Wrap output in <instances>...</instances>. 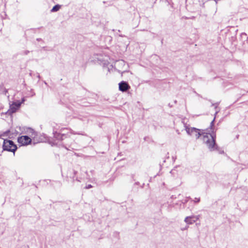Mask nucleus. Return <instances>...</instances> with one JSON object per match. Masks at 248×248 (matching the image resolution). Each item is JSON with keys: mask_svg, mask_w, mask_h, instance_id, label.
<instances>
[{"mask_svg": "<svg viewBox=\"0 0 248 248\" xmlns=\"http://www.w3.org/2000/svg\"><path fill=\"white\" fill-rule=\"evenodd\" d=\"M185 130L188 135L191 136H194L197 139L202 135V133H200V129L190 127L187 125L185 126Z\"/></svg>", "mask_w": 248, "mask_h": 248, "instance_id": "7ed1b4c3", "label": "nucleus"}, {"mask_svg": "<svg viewBox=\"0 0 248 248\" xmlns=\"http://www.w3.org/2000/svg\"><path fill=\"white\" fill-rule=\"evenodd\" d=\"M77 172L75 170H74V174L75 175L77 174Z\"/></svg>", "mask_w": 248, "mask_h": 248, "instance_id": "b1692460", "label": "nucleus"}, {"mask_svg": "<svg viewBox=\"0 0 248 248\" xmlns=\"http://www.w3.org/2000/svg\"><path fill=\"white\" fill-rule=\"evenodd\" d=\"M241 35H247V34H246V33H242L241 34Z\"/></svg>", "mask_w": 248, "mask_h": 248, "instance_id": "bb28decb", "label": "nucleus"}, {"mask_svg": "<svg viewBox=\"0 0 248 248\" xmlns=\"http://www.w3.org/2000/svg\"><path fill=\"white\" fill-rule=\"evenodd\" d=\"M17 141L22 145H27L31 143V139L28 136H22L18 138Z\"/></svg>", "mask_w": 248, "mask_h": 248, "instance_id": "39448f33", "label": "nucleus"}, {"mask_svg": "<svg viewBox=\"0 0 248 248\" xmlns=\"http://www.w3.org/2000/svg\"><path fill=\"white\" fill-rule=\"evenodd\" d=\"M215 120V117H214V119L213 120V121L210 123V127H211V128H212V127L214 125Z\"/></svg>", "mask_w": 248, "mask_h": 248, "instance_id": "4468645a", "label": "nucleus"}, {"mask_svg": "<svg viewBox=\"0 0 248 248\" xmlns=\"http://www.w3.org/2000/svg\"><path fill=\"white\" fill-rule=\"evenodd\" d=\"M30 51L29 50H25L22 52V54L25 55H27L29 54Z\"/></svg>", "mask_w": 248, "mask_h": 248, "instance_id": "2eb2a0df", "label": "nucleus"}, {"mask_svg": "<svg viewBox=\"0 0 248 248\" xmlns=\"http://www.w3.org/2000/svg\"><path fill=\"white\" fill-rule=\"evenodd\" d=\"M71 133L73 134H78V133H76L74 132L72 130H71Z\"/></svg>", "mask_w": 248, "mask_h": 248, "instance_id": "412c9836", "label": "nucleus"}, {"mask_svg": "<svg viewBox=\"0 0 248 248\" xmlns=\"http://www.w3.org/2000/svg\"><path fill=\"white\" fill-rule=\"evenodd\" d=\"M10 132V130H8L7 131H6L4 133V135L5 136H8V134Z\"/></svg>", "mask_w": 248, "mask_h": 248, "instance_id": "f3484780", "label": "nucleus"}, {"mask_svg": "<svg viewBox=\"0 0 248 248\" xmlns=\"http://www.w3.org/2000/svg\"><path fill=\"white\" fill-rule=\"evenodd\" d=\"M93 187L92 185H91V184H89L88 185H87L86 186H85V188L86 189H89V188H91Z\"/></svg>", "mask_w": 248, "mask_h": 248, "instance_id": "dca6fc26", "label": "nucleus"}, {"mask_svg": "<svg viewBox=\"0 0 248 248\" xmlns=\"http://www.w3.org/2000/svg\"><path fill=\"white\" fill-rule=\"evenodd\" d=\"M218 110H217L216 113H215V115L218 113Z\"/></svg>", "mask_w": 248, "mask_h": 248, "instance_id": "cd10ccee", "label": "nucleus"}, {"mask_svg": "<svg viewBox=\"0 0 248 248\" xmlns=\"http://www.w3.org/2000/svg\"><path fill=\"white\" fill-rule=\"evenodd\" d=\"M28 132H29V133H31V135L30 136L32 138H34L35 136L36 135V133L35 132V131L31 128H28Z\"/></svg>", "mask_w": 248, "mask_h": 248, "instance_id": "1a4fd4ad", "label": "nucleus"}, {"mask_svg": "<svg viewBox=\"0 0 248 248\" xmlns=\"http://www.w3.org/2000/svg\"><path fill=\"white\" fill-rule=\"evenodd\" d=\"M219 103H212V106H214L215 107V109H217V106L218 105Z\"/></svg>", "mask_w": 248, "mask_h": 248, "instance_id": "ddd939ff", "label": "nucleus"}, {"mask_svg": "<svg viewBox=\"0 0 248 248\" xmlns=\"http://www.w3.org/2000/svg\"><path fill=\"white\" fill-rule=\"evenodd\" d=\"M219 153L220 154H222V153H224V151H219Z\"/></svg>", "mask_w": 248, "mask_h": 248, "instance_id": "4be33fe9", "label": "nucleus"}, {"mask_svg": "<svg viewBox=\"0 0 248 248\" xmlns=\"http://www.w3.org/2000/svg\"><path fill=\"white\" fill-rule=\"evenodd\" d=\"M21 102L19 101L16 102H13V103L10 106V109L8 110L6 114L8 115H11L13 113L16 112L17 109L20 107Z\"/></svg>", "mask_w": 248, "mask_h": 248, "instance_id": "20e7f679", "label": "nucleus"}, {"mask_svg": "<svg viewBox=\"0 0 248 248\" xmlns=\"http://www.w3.org/2000/svg\"><path fill=\"white\" fill-rule=\"evenodd\" d=\"M188 198L192 201H193L195 203H198L200 202V198H195L194 200H192L190 197H188Z\"/></svg>", "mask_w": 248, "mask_h": 248, "instance_id": "f8f14e48", "label": "nucleus"}, {"mask_svg": "<svg viewBox=\"0 0 248 248\" xmlns=\"http://www.w3.org/2000/svg\"><path fill=\"white\" fill-rule=\"evenodd\" d=\"M203 142L206 144L210 151H219V148L216 143V136L214 132L212 133H202Z\"/></svg>", "mask_w": 248, "mask_h": 248, "instance_id": "f257e3e1", "label": "nucleus"}, {"mask_svg": "<svg viewBox=\"0 0 248 248\" xmlns=\"http://www.w3.org/2000/svg\"><path fill=\"white\" fill-rule=\"evenodd\" d=\"M199 219V216H191L186 217L184 221L188 225H190L196 222Z\"/></svg>", "mask_w": 248, "mask_h": 248, "instance_id": "423d86ee", "label": "nucleus"}, {"mask_svg": "<svg viewBox=\"0 0 248 248\" xmlns=\"http://www.w3.org/2000/svg\"><path fill=\"white\" fill-rule=\"evenodd\" d=\"M174 102H175V103H177V101H176V100H175V101H174Z\"/></svg>", "mask_w": 248, "mask_h": 248, "instance_id": "c756f323", "label": "nucleus"}, {"mask_svg": "<svg viewBox=\"0 0 248 248\" xmlns=\"http://www.w3.org/2000/svg\"><path fill=\"white\" fill-rule=\"evenodd\" d=\"M188 226H186L185 227L183 228H181V230L182 231H184L185 230H187L188 228Z\"/></svg>", "mask_w": 248, "mask_h": 248, "instance_id": "a211bd4d", "label": "nucleus"}, {"mask_svg": "<svg viewBox=\"0 0 248 248\" xmlns=\"http://www.w3.org/2000/svg\"><path fill=\"white\" fill-rule=\"evenodd\" d=\"M37 78H40V75H39V74H38V75H37Z\"/></svg>", "mask_w": 248, "mask_h": 248, "instance_id": "393cba45", "label": "nucleus"}, {"mask_svg": "<svg viewBox=\"0 0 248 248\" xmlns=\"http://www.w3.org/2000/svg\"><path fill=\"white\" fill-rule=\"evenodd\" d=\"M0 92L1 93L6 95V93L8 92V91L6 89H5L3 84L0 85Z\"/></svg>", "mask_w": 248, "mask_h": 248, "instance_id": "9d476101", "label": "nucleus"}, {"mask_svg": "<svg viewBox=\"0 0 248 248\" xmlns=\"http://www.w3.org/2000/svg\"><path fill=\"white\" fill-rule=\"evenodd\" d=\"M175 171V169H173L171 171H170V173H174V171Z\"/></svg>", "mask_w": 248, "mask_h": 248, "instance_id": "6ab92c4d", "label": "nucleus"}, {"mask_svg": "<svg viewBox=\"0 0 248 248\" xmlns=\"http://www.w3.org/2000/svg\"><path fill=\"white\" fill-rule=\"evenodd\" d=\"M139 184H140V183H139V182H136V183H135V185H139Z\"/></svg>", "mask_w": 248, "mask_h": 248, "instance_id": "5701e85b", "label": "nucleus"}, {"mask_svg": "<svg viewBox=\"0 0 248 248\" xmlns=\"http://www.w3.org/2000/svg\"><path fill=\"white\" fill-rule=\"evenodd\" d=\"M76 180L77 181H79V180H78V178H77Z\"/></svg>", "mask_w": 248, "mask_h": 248, "instance_id": "c85d7f7f", "label": "nucleus"}, {"mask_svg": "<svg viewBox=\"0 0 248 248\" xmlns=\"http://www.w3.org/2000/svg\"><path fill=\"white\" fill-rule=\"evenodd\" d=\"M130 88V86L126 81H122L119 83V89L123 92L127 91Z\"/></svg>", "mask_w": 248, "mask_h": 248, "instance_id": "0eeeda50", "label": "nucleus"}, {"mask_svg": "<svg viewBox=\"0 0 248 248\" xmlns=\"http://www.w3.org/2000/svg\"><path fill=\"white\" fill-rule=\"evenodd\" d=\"M25 101V99L24 98H22V101L21 102V104L24 102Z\"/></svg>", "mask_w": 248, "mask_h": 248, "instance_id": "aec40b11", "label": "nucleus"}, {"mask_svg": "<svg viewBox=\"0 0 248 248\" xmlns=\"http://www.w3.org/2000/svg\"><path fill=\"white\" fill-rule=\"evenodd\" d=\"M2 148L3 151H7L15 153L17 150V146L12 140H4Z\"/></svg>", "mask_w": 248, "mask_h": 248, "instance_id": "f03ea898", "label": "nucleus"}, {"mask_svg": "<svg viewBox=\"0 0 248 248\" xmlns=\"http://www.w3.org/2000/svg\"><path fill=\"white\" fill-rule=\"evenodd\" d=\"M54 137L58 140L62 141L68 137V135L65 133H60L57 132H53Z\"/></svg>", "mask_w": 248, "mask_h": 248, "instance_id": "6e6552de", "label": "nucleus"}, {"mask_svg": "<svg viewBox=\"0 0 248 248\" xmlns=\"http://www.w3.org/2000/svg\"><path fill=\"white\" fill-rule=\"evenodd\" d=\"M61 8V5L59 4H56L53 7L51 10V12H55L59 10Z\"/></svg>", "mask_w": 248, "mask_h": 248, "instance_id": "9b49d317", "label": "nucleus"}, {"mask_svg": "<svg viewBox=\"0 0 248 248\" xmlns=\"http://www.w3.org/2000/svg\"><path fill=\"white\" fill-rule=\"evenodd\" d=\"M40 40H41V38H37V41H40Z\"/></svg>", "mask_w": 248, "mask_h": 248, "instance_id": "a878e982", "label": "nucleus"}]
</instances>
